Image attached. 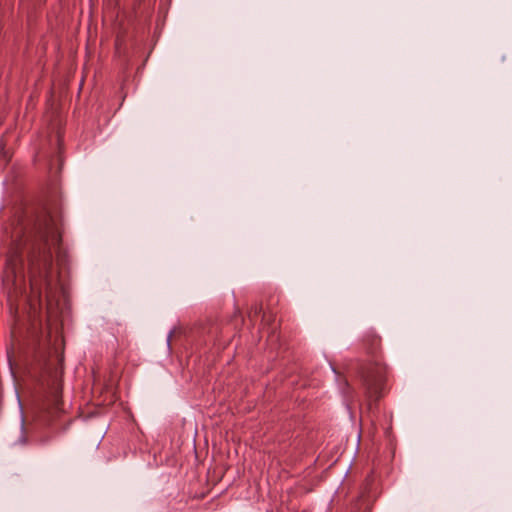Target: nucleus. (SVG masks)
<instances>
[{
	"mask_svg": "<svg viewBox=\"0 0 512 512\" xmlns=\"http://www.w3.org/2000/svg\"><path fill=\"white\" fill-rule=\"evenodd\" d=\"M60 241L59 233L50 216L44 215L28 231L18 230L13 236L7 253L4 281L17 289L23 278V250L29 254V305L35 313L42 306L45 295L46 311L49 320L57 317L60 309L62 288L51 276L52 255L50 246Z\"/></svg>",
	"mask_w": 512,
	"mask_h": 512,
	"instance_id": "1",
	"label": "nucleus"
},
{
	"mask_svg": "<svg viewBox=\"0 0 512 512\" xmlns=\"http://www.w3.org/2000/svg\"><path fill=\"white\" fill-rule=\"evenodd\" d=\"M362 380L367 397L371 400H378L384 386L382 373L378 369L368 367L362 372Z\"/></svg>",
	"mask_w": 512,
	"mask_h": 512,
	"instance_id": "2",
	"label": "nucleus"
},
{
	"mask_svg": "<svg viewBox=\"0 0 512 512\" xmlns=\"http://www.w3.org/2000/svg\"><path fill=\"white\" fill-rule=\"evenodd\" d=\"M61 402V391L59 384H55V387L53 389L52 395H51V408L58 410Z\"/></svg>",
	"mask_w": 512,
	"mask_h": 512,
	"instance_id": "3",
	"label": "nucleus"
},
{
	"mask_svg": "<svg viewBox=\"0 0 512 512\" xmlns=\"http://www.w3.org/2000/svg\"><path fill=\"white\" fill-rule=\"evenodd\" d=\"M21 429H22V434H21V436L18 439V443L22 444V445H25V444H27L28 440H27V437H26V435L24 433V430H25V420H24L23 416L21 417Z\"/></svg>",
	"mask_w": 512,
	"mask_h": 512,
	"instance_id": "4",
	"label": "nucleus"
},
{
	"mask_svg": "<svg viewBox=\"0 0 512 512\" xmlns=\"http://www.w3.org/2000/svg\"><path fill=\"white\" fill-rule=\"evenodd\" d=\"M51 437L50 436H39L36 438V442L40 445H46L50 442Z\"/></svg>",
	"mask_w": 512,
	"mask_h": 512,
	"instance_id": "5",
	"label": "nucleus"
},
{
	"mask_svg": "<svg viewBox=\"0 0 512 512\" xmlns=\"http://www.w3.org/2000/svg\"><path fill=\"white\" fill-rule=\"evenodd\" d=\"M271 318H272L271 314L263 313L262 322L268 324Z\"/></svg>",
	"mask_w": 512,
	"mask_h": 512,
	"instance_id": "6",
	"label": "nucleus"
},
{
	"mask_svg": "<svg viewBox=\"0 0 512 512\" xmlns=\"http://www.w3.org/2000/svg\"><path fill=\"white\" fill-rule=\"evenodd\" d=\"M262 312V309L261 307H255L254 311H253V315L254 316H257L258 314H260Z\"/></svg>",
	"mask_w": 512,
	"mask_h": 512,
	"instance_id": "7",
	"label": "nucleus"
},
{
	"mask_svg": "<svg viewBox=\"0 0 512 512\" xmlns=\"http://www.w3.org/2000/svg\"><path fill=\"white\" fill-rule=\"evenodd\" d=\"M209 333L212 334V335H216L218 333V327H212L210 330H209Z\"/></svg>",
	"mask_w": 512,
	"mask_h": 512,
	"instance_id": "8",
	"label": "nucleus"
},
{
	"mask_svg": "<svg viewBox=\"0 0 512 512\" xmlns=\"http://www.w3.org/2000/svg\"><path fill=\"white\" fill-rule=\"evenodd\" d=\"M63 360H64V357H63V354H61V357H59L57 361L59 364H62Z\"/></svg>",
	"mask_w": 512,
	"mask_h": 512,
	"instance_id": "9",
	"label": "nucleus"
},
{
	"mask_svg": "<svg viewBox=\"0 0 512 512\" xmlns=\"http://www.w3.org/2000/svg\"><path fill=\"white\" fill-rule=\"evenodd\" d=\"M218 348H219V349H225L226 347H225V346H222V345H221V342L219 341Z\"/></svg>",
	"mask_w": 512,
	"mask_h": 512,
	"instance_id": "10",
	"label": "nucleus"
},
{
	"mask_svg": "<svg viewBox=\"0 0 512 512\" xmlns=\"http://www.w3.org/2000/svg\"><path fill=\"white\" fill-rule=\"evenodd\" d=\"M54 349H55V352H58V350L60 349V345L59 346H55Z\"/></svg>",
	"mask_w": 512,
	"mask_h": 512,
	"instance_id": "11",
	"label": "nucleus"
},
{
	"mask_svg": "<svg viewBox=\"0 0 512 512\" xmlns=\"http://www.w3.org/2000/svg\"><path fill=\"white\" fill-rule=\"evenodd\" d=\"M50 404L49 403H44V406H42V409H46L45 406H49Z\"/></svg>",
	"mask_w": 512,
	"mask_h": 512,
	"instance_id": "12",
	"label": "nucleus"
},
{
	"mask_svg": "<svg viewBox=\"0 0 512 512\" xmlns=\"http://www.w3.org/2000/svg\"><path fill=\"white\" fill-rule=\"evenodd\" d=\"M50 404L49 403H44V406H42V409H46L45 406H49Z\"/></svg>",
	"mask_w": 512,
	"mask_h": 512,
	"instance_id": "13",
	"label": "nucleus"
},
{
	"mask_svg": "<svg viewBox=\"0 0 512 512\" xmlns=\"http://www.w3.org/2000/svg\"><path fill=\"white\" fill-rule=\"evenodd\" d=\"M50 404L49 403H44V406H42V409H46L45 406H49Z\"/></svg>",
	"mask_w": 512,
	"mask_h": 512,
	"instance_id": "14",
	"label": "nucleus"
},
{
	"mask_svg": "<svg viewBox=\"0 0 512 512\" xmlns=\"http://www.w3.org/2000/svg\"><path fill=\"white\" fill-rule=\"evenodd\" d=\"M171 335H172V332H170V334L168 335V342L170 341Z\"/></svg>",
	"mask_w": 512,
	"mask_h": 512,
	"instance_id": "15",
	"label": "nucleus"
},
{
	"mask_svg": "<svg viewBox=\"0 0 512 512\" xmlns=\"http://www.w3.org/2000/svg\"><path fill=\"white\" fill-rule=\"evenodd\" d=\"M56 342H60V343H62V340L57 338V339H56Z\"/></svg>",
	"mask_w": 512,
	"mask_h": 512,
	"instance_id": "16",
	"label": "nucleus"
}]
</instances>
